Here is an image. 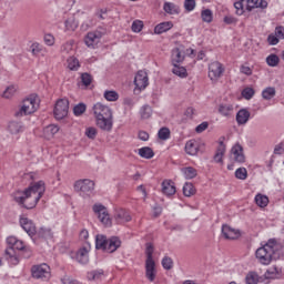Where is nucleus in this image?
Returning a JSON list of instances; mask_svg holds the SVG:
<instances>
[{
    "instance_id": "1",
    "label": "nucleus",
    "mask_w": 284,
    "mask_h": 284,
    "mask_svg": "<svg viewBox=\"0 0 284 284\" xmlns=\"http://www.w3.org/2000/svg\"><path fill=\"white\" fill-rule=\"evenodd\" d=\"M43 194H45V182L38 181L31 183L24 191L13 192V201L24 207V210H34L37 203L41 201Z\"/></svg>"
},
{
    "instance_id": "2",
    "label": "nucleus",
    "mask_w": 284,
    "mask_h": 284,
    "mask_svg": "<svg viewBox=\"0 0 284 284\" xmlns=\"http://www.w3.org/2000/svg\"><path fill=\"white\" fill-rule=\"evenodd\" d=\"M95 118V123L103 132H112L114 125L112 109L110 106L98 102L92 108Z\"/></svg>"
},
{
    "instance_id": "3",
    "label": "nucleus",
    "mask_w": 284,
    "mask_h": 284,
    "mask_svg": "<svg viewBox=\"0 0 284 284\" xmlns=\"http://www.w3.org/2000/svg\"><path fill=\"white\" fill-rule=\"evenodd\" d=\"M8 247L4 251V257L10 265H19V255L17 251L23 252L26 250V242L17 239L16 236L7 237Z\"/></svg>"
},
{
    "instance_id": "4",
    "label": "nucleus",
    "mask_w": 284,
    "mask_h": 284,
    "mask_svg": "<svg viewBox=\"0 0 284 284\" xmlns=\"http://www.w3.org/2000/svg\"><path fill=\"white\" fill-rule=\"evenodd\" d=\"M37 110H39V102H37L36 97L31 95L19 103V105L14 109L13 115L16 119H23V116L34 114Z\"/></svg>"
},
{
    "instance_id": "5",
    "label": "nucleus",
    "mask_w": 284,
    "mask_h": 284,
    "mask_svg": "<svg viewBox=\"0 0 284 284\" xmlns=\"http://www.w3.org/2000/svg\"><path fill=\"white\" fill-rule=\"evenodd\" d=\"M275 252L276 240H268L265 245L256 250L255 256L262 265H270Z\"/></svg>"
},
{
    "instance_id": "6",
    "label": "nucleus",
    "mask_w": 284,
    "mask_h": 284,
    "mask_svg": "<svg viewBox=\"0 0 284 284\" xmlns=\"http://www.w3.org/2000/svg\"><path fill=\"white\" fill-rule=\"evenodd\" d=\"M207 70V77L212 83H219V80L225 74V65L220 61L209 63Z\"/></svg>"
},
{
    "instance_id": "7",
    "label": "nucleus",
    "mask_w": 284,
    "mask_h": 284,
    "mask_svg": "<svg viewBox=\"0 0 284 284\" xmlns=\"http://www.w3.org/2000/svg\"><path fill=\"white\" fill-rule=\"evenodd\" d=\"M73 187L75 192H79L80 196L87 199V196H92V192H94V181L89 179L78 180Z\"/></svg>"
},
{
    "instance_id": "8",
    "label": "nucleus",
    "mask_w": 284,
    "mask_h": 284,
    "mask_svg": "<svg viewBox=\"0 0 284 284\" xmlns=\"http://www.w3.org/2000/svg\"><path fill=\"white\" fill-rule=\"evenodd\" d=\"M69 110L70 101H68V99L58 100L53 109L54 119H57V121L65 119V116H68Z\"/></svg>"
},
{
    "instance_id": "9",
    "label": "nucleus",
    "mask_w": 284,
    "mask_h": 284,
    "mask_svg": "<svg viewBox=\"0 0 284 284\" xmlns=\"http://www.w3.org/2000/svg\"><path fill=\"white\" fill-rule=\"evenodd\" d=\"M92 210L94 214L98 215V219L102 225H105L106 227H110V225H112L110 213H108V209L103 204L97 203L93 205Z\"/></svg>"
},
{
    "instance_id": "10",
    "label": "nucleus",
    "mask_w": 284,
    "mask_h": 284,
    "mask_svg": "<svg viewBox=\"0 0 284 284\" xmlns=\"http://www.w3.org/2000/svg\"><path fill=\"white\" fill-rule=\"evenodd\" d=\"M103 38V32L95 30L88 32L87 36L84 37V43L87 47L91 48L94 50L99 43H101V39Z\"/></svg>"
},
{
    "instance_id": "11",
    "label": "nucleus",
    "mask_w": 284,
    "mask_h": 284,
    "mask_svg": "<svg viewBox=\"0 0 284 284\" xmlns=\"http://www.w3.org/2000/svg\"><path fill=\"white\" fill-rule=\"evenodd\" d=\"M33 278H50V266L45 263L36 265L31 268Z\"/></svg>"
},
{
    "instance_id": "12",
    "label": "nucleus",
    "mask_w": 284,
    "mask_h": 284,
    "mask_svg": "<svg viewBox=\"0 0 284 284\" xmlns=\"http://www.w3.org/2000/svg\"><path fill=\"white\" fill-rule=\"evenodd\" d=\"M19 223L22 230H24V232H27V234H29L31 237L37 234V225H34V222H32V220L26 217L24 215H21Z\"/></svg>"
},
{
    "instance_id": "13",
    "label": "nucleus",
    "mask_w": 284,
    "mask_h": 284,
    "mask_svg": "<svg viewBox=\"0 0 284 284\" xmlns=\"http://www.w3.org/2000/svg\"><path fill=\"white\" fill-rule=\"evenodd\" d=\"M150 84L149 79H148V72L140 70L135 74L134 79V85L136 90H145L148 85Z\"/></svg>"
},
{
    "instance_id": "14",
    "label": "nucleus",
    "mask_w": 284,
    "mask_h": 284,
    "mask_svg": "<svg viewBox=\"0 0 284 284\" xmlns=\"http://www.w3.org/2000/svg\"><path fill=\"white\" fill-rule=\"evenodd\" d=\"M114 220L118 225H123L124 223H130V221H132V214L125 209H119L115 211Z\"/></svg>"
},
{
    "instance_id": "15",
    "label": "nucleus",
    "mask_w": 284,
    "mask_h": 284,
    "mask_svg": "<svg viewBox=\"0 0 284 284\" xmlns=\"http://www.w3.org/2000/svg\"><path fill=\"white\" fill-rule=\"evenodd\" d=\"M75 261L81 265H88L90 263V248L80 247L75 253Z\"/></svg>"
},
{
    "instance_id": "16",
    "label": "nucleus",
    "mask_w": 284,
    "mask_h": 284,
    "mask_svg": "<svg viewBox=\"0 0 284 284\" xmlns=\"http://www.w3.org/2000/svg\"><path fill=\"white\" fill-rule=\"evenodd\" d=\"M222 234H223L224 239L230 240V241H234V240L241 237V232L232 229L227 224L222 225Z\"/></svg>"
},
{
    "instance_id": "17",
    "label": "nucleus",
    "mask_w": 284,
    "mask_h": 284,
    "mask_svg": "<svg viewBox=\"0 0 284 284\" xmlns=\"http://www.w3.org/2000/svg\"><path fill=\"white\" fill-rule=\"evenodd\" d=\"M145 277L150 283L156 281V262H145Z\"/></svg>"
},
{
    "instance_id": "18",
    "label": "nucleus",
    "mask_w": 284,
    "mask_h": 284,
    "mask_svg": "<svg viewBox=\"0 0 284 284\" xmlns=\"http://www.w3.org/2000/svg\"><path fill=\"white\" fill-rule=\"evenodd\" d=\"M119 247H121V239L112 236L108 239L104 252H108V254H114V252H116Z\"/></svg>"
},
{
    "instance_id": "19",
    "label": "nucleus",
    "mask_w": 284,
    "mask_h": 284,
    "mask_svg": "<svg viewBox=\"0 0 284 284\" xmlns=\"http://www.w3.org/2000/svg\"><path fill=\"white\" fill-rule=\"evenodd\" d=\"M201 148V144L196 140H189L185 143L184 150L189 156H196L199 154V150Z\"/></svg>"
},
{
    "instance_id": "20",
    "label": "nucleus",
    "mask_w": 284,
    "mask_h": 284,
    "mask_svg": "<svg viewBox=\"0 0 284 284\" xmlns=\"http://www.w3.org/2000/svg\"><path fill=\"white\" fill-rule=\"evenodd\" d=\"M183 61H185V54L183 53V51H181V49L174 48L171 51L172 65H179V63H183Z\"/></svg>"
},
{
    "instance_id": "21",
    "label": "nucleus",
    "mask_w": 284,
    "mask_h": 284,
    "mask_svg": "<svg viewBox=\"0 0 284 284\" xmlns=\"http://www.w3.org/2000/svg\"><path fill=\"white\" fill-rule=\"evenodd\" d=\"M246 10L248 12H252L254 8H261L262 10H265V8L268 6L266 0H246Z\"/></svg>"
},
{
    "instance_id": "22",
    "label": "nucleus",
    "mask_w": 284,
    "mask_h": 284,
    "mask_svg": "<svg viewBox=\"0 0 284 284\" xmlns=\"http://www.w3.org/2000/svg\"><path fill=\"white\" fill-rule=\"evenodd\" d=\"M231 152L236 163H245V154H243V146L241 144L234 145Z\"/></svg>"
},
{
    "instance_id": "23",
    "label": "nucleus",
    "mask_w": 284,
    "mask_h": 284,
    "mask_svg": "<svg viewBox=\"0 0 284 284\" xmlns=\"http://www.w3.org/2000/svg\"><path fill=\"white\" fill-rule=\"evenodd\" d=\"M162 192L166 196H173V194H176V186H174L172 180H164L162 182Z\"/></svg>"
},
{
    "instance_id": "24",
    "label": "nucleus",
    "mask_w": 284,
    "mask_h": 284,
    "mask_svg": "<svg viewBox=\"0 0 284 284\" xmlns=\"http://www.w3.org/2000/svg\"><path fill=\"white\" fill-rule=\"evenodd\" d=\"M225 150H226L225 143H223V141H220L214 155L215 163H223V156H225Z\"/></svg>"
},
{
    "instance_id": "25",
    "label": "nucleus",
    "mask_w": 284,
    "mask_h": 284,
    "mask_svg": "<svg viewBox=\"0 0 284 284\" xmlns=\"http://www.w3.org/2000/svg\"><path fill=\"white\" fill-rule=\"evenodd\" d=\"M181 172L187 181H191V179H196L199 175V171L194 169L193 166H185L181 169Z\"/></svg>"
},
{
    "instance_id": "26",
    "label": "nucleus",
    "mask_w": 284,
    "mask_h": 284,
    "mask_svg": "<svg viewBox=\"0 0 284 284\" xmlns=\"http://www.w3.org/2000/svg\"><path fill=\"white\" fill-rule=\"evenodd\" d=\"M172 28H174V23H172V21L162 22L155 26L154 33L163 34V32H168V30H172Z\"/></svg>"
},
{
    "instance_id": "27",
    "label": "nucleus",
    "mask_w": 284,
    "mask_h": 284,
    "mask_svg": "<svg viewBox=\"0 0 284 284\" xmlns=\"http://www.w3.org/2000/svg\"><path fill=\"white\" fill-rule=\"evenodd\" d=\"M164 12L168 14H181V7L174 2H165L163 6Z\"/></svg>"
},
{
    "instance_id": "28",
    "label": "nucleus",
    "mask_w": 284,
    "mask_h": 284,
    "mask_svg": "<svg viewBox=\"0 0 284 284\" xmlns=\"http://www.w3.org/2000/svg\"><path fill=\"white\" fill-rule=\"evenodd\" d=\"M236 121L239 125H245L250 121V111L242 109L236 113Z\"/></svg>"
},
{
    "instance_id": "29",
    "label": "nucleus",
    "mask_w": 284,
    "mask_h": 284,
    "mask_svg": "<svg viewBox=\"0 0 284 284\" xmlns=\"http://www.w3.org/2000/svg\"><path fill=\"white\" fill-rule=\"evenodd\" d=\"M217 111L222 116H232L234 114V105L222 103L219 105Z\"/></svg>"
},
{
    "instance_id": "30",
    "label": "nucleus",
    "mask_w": 284,
    "mask_h": 284,
    "mask_svg": "<svg viewBox=\"0 0 284 284\" xmlns=\"http://www.w3.org/2000/svg\"><path fill=\"white\" fill-rule=\"evenodd\" d=\"M59 133V125L50 124L43 129L44 139H52L54 134Z\"/></svg>"
},
{
    "instance_id": "31",
    "label": "nucleus",
    "mask_w": 284,
    "mask_h": 284,
    "mask_svg": "<svg viewBox=\"0 0 284 284\" xmlns=\"http://www.w3.org/2000/svg\"><path fill=\"white\" fill-rule=\"evenodd\" d=\"M246 284H258L261 283V275L255 271H250L245 276Z\"/></svg>"
},
{
    "instance_id": "32",
    "label": "nucleus",
    "mask_w": 284,
    "mask_h": 284,
    "mask_svg": "<svg viewBox=\"0 0 284 284\" xmlns=\"http://www.w3.org/2000/svg\"><path fill=\"white\" fill-rule=\"evenodd\" d=\"M105 247H108V237L105 235H97L95 248L105 252Z\"/></svg>"
},
{
    "instance_id": "33",
    "label": "nucleus",
    "mask_w": 284,
    "mask_h": 284,
    "mask_svg": "<svg viewBox=\"0 0 284 284\" xmlns=\"http://www.w3.org/2000/svg\"><path fill=\"white\" fill-rule=\"evenodd\" d=\"M138 154L142 159H153L154 158V151L150 146H143V148L139 149Z\"/></svg>"
},
{
    "instance_id": "34",
    "label": "nucleus",
    "mask_w": 284,
    "mask_h": 284,
    "mask_svg": "<svg viewBox=\"0 0 284 284\" xmlns=\"http://www.w3.org/2000/svg\"><path fill=\"white\" fill-rule=\"evenodd\" d=\"M255 203L258 207H267V205L270 204V197H267V195L258 193L255 195Z\"/></svg>"
},
{
    "instance_id": "35",
    "label": "nucleus",
    "mask_w": 284,
    "mask_h": 284,
    "mask_svg": "<svg viewBox=\"0 0 284 284\" xmlns=\"http://www.w3.org/2000/svg\"><path fill=\"white\" fill-rule=\"evenodd\" d=\"M172 72L175 74V77H180V79H186L187 77V69L179 64H173Z\"/></svg>"
},
{
    "instance_id": "36",
    "label": "nucleus",
    "mask_w": 284,
    "mask_h": 284,
    "mask_svg": "<svg viewBox=\"0 0 284 284\" xmlns=\"http://www.w3.org/2000/svg\"><path fill=\"white\" fill-rule=\"evenodd\" d=\"M262 97L265 99V101H271V99H274L276 97V89L274 87H268L262 91Z\"/></svg>"
},
{
    "instance_id": "37",
    "label": "nucleus",
    "mask_w": 284,
    "mask_h": 284,
    "mask_svg": "<svg viewBox=\"0 0 284 284\" xmlns=\"http://www.w3.org/2000/svg\"><path fill=\"white\" fill-rule=\"evenodd\" d=\"M39 239H45L47 241L53 237L52 229L50 227H40L38 231Z\"/></svg>"
},
{
    "instance_id": "38",
    "label": "nucleus",
    "mask_w": 284,
    "mask_h": 284,
    "mask_svg": "<svg viewBox=\"0 0 284 284\" xmlns=\"http://www.w3.org/2000/svg\"><path fill=\"white\" fill-rule=\"evenodd\" d=\"M154 245H152V243H146L145 244V263H150V262H154Z\"/></svg>"
},
{
    "instance_id": "39",
    "label": "nucleus",
    "mask_w": 284,
    "mask_h": 284,
    "mask_svg": "<svg viewBox=\"0 0 284 284\" xmlns=\"http://www.w3.org/2000/svg\"><path fill=\"white\" fill-rule=\"evenodd\" d=\"M67 63H68L69 70H72L73 72H77V70L81 68V63L79 62V59L74 57L68 58Z\"/></svg>"
},
{
    "instance_id": "40",
    "label": "nucleus",
    "mask_w": 284,
    "mask_h": 284,
    "mask_svg": "<svg viewBox=\"0 0 284 284\" xmlns=\"http://www.w3.org/2000/svg\"><path fill=\"white\" fill-rule=\"evenodd\" d=\"M201 19L204 21V23H212L214 20V13L210 9H204L201 12Z\"/></svg>"
},
{
    "instance_id": "41",
    "label": "nucleus",
    "mask_w": 284,
    "mask_h": 284,
    "mask_svg": "<svg viewBox=\"0 0 284 284\" xmlns=\"http://www.w3.org/2000/svg\"><path fill=\"white\" fill-rule=\"evenodd\" d=\"M266 63L270 68H276L278 63H281V58H278V55H276L275 53H271L266 58Z\"/></svg>"
},
{
    "instance_id": "42",
    "label": "nucleus",
    "mask_w": 284,
    "mask_h": 284,
    "mask_svg": "<svg viewBox=\"0 0 284 284\" xmlns=\"http://www.w3.org/2000/svg\"><path fill=\"white\" fill-rule=\"evenodd\" d=\"M64 26L65 30H68L69 32H74V30L79 28V22H77L74 18H68L64 22Z\"/></svg>"
},
{
    "instance_id": "43",
    "label": "nucleus",
    "mask_w": 284,
    "mask_h": 284,
    "mask_svg": "<svg viewBox=\"0 0 284 284\" xmlns=\"http://www.w3.org/2000/svg\"><path fill=\"white\" fill-rule=\"evenodd\" d=\"M183 194L184 196H194V194H196V189L194 187V184L186 182L183 186Z\"/></svg>"
},
{
    "instance_id": "44",
    "label": "nucleus",
    "mask_w": 284,
    "mask_h": 284,
    "mask_svg": "<svg viewBox=\"0 0 284 284\" xmlns=\"http://www.w3.org/2000/svg\"><path fill=\"white\" fill-rule=\"evenodd\" d=\"M23 126L20 124V122L11 121L8 125V130L11 134H19Z\"/></svg>"
},
{
    "instance_id": "45",
    "label": "nucleus",
    "mask_w": 284,
    "mask_h": 284,
    "mask_svg": "<svg viewBox=\"0 0 284 284\" xmlns=\"http://www.w3.org/2000/svg\"><path fill=\"white\" fill-rule=\"evenodd\" d=\"M247 3V0H239L236 2H234V8H235V14H237V17H242V14H244L245 12V8L243 3Z\"/></svg>"
},
{
    "instance_id": "46",
    "label": "nucleus",
    "mask_w": 284,
    "mask_h": 284,
    "mask_svg": "<svg viewBox=\"0 0 284 284\" xmlns=\"http://www.w3.org/2000/svg\"><path fill=\"white\" fill-rule=\"evenodd\" d=\"M278 276H281V272H278L276 266L270 267L265 273L266 278H278Z\"/></svg>"
},
{
    "instance_id": "47",
    "label": "nucleus",
    "mask_w": 284,
    "mask_h": 284,
    "mask_svg": "<svg viewBox=\"0 0 284 284\" xmlns=\"http://www.w3.org/2000/svg\"><path fill=\"white\" fill-rule=\"evenodd\" d=\"M92 81H94V78H92V74L84 72L81 74V83L84 85V88H89L91 85Z\"/></svg>"
},
{
    "instance_id": "48",
    "label": "nucleus",
    "mask_w": 284,
    "mask_h": 284,
    "mask_svg": "<svg viewBox=\"0 0 284 284\" xmlns=\"http://www.w3.org/2000/svg\"><path fill=\"white\" fill-rule=\"evenodd\" d=\"M89 281H99L103 276V270H95L88 273Z\"/></svg>"
},
{
    "instance_id": "49",
    "label": "nucleus",
    "mask_w": 284,
    "mask_h": 284,
    "mask_svg": "<svg viewBox=\"0 0 284 284\" xmlns=\"http://www.w3.org/2000/svg\"><path fill=\"white\" fill-rule=\"evenodd\" d=\"M31 52L33 57H37V54H41V52H45V49L43 48V44L39 42H33L31 44Z\"/></svg>"
},
{
    "instance_id": "50",
    "label": "nucleus",
    "mask_w": 284,
    "mask_h": 284,
    "mask_svg": "<svg viewBox=\"0 0 284 284\" xmlns=\"http://www.w3.org/2000/svg\"><path fill=\"white\" fill-rule=\"evenodd\" d=\"M141 119H150L152 116V106L151 105H143L140 110Z\"/></svg>"
},
{
    "instance_id": "51",
    "label": "nucleus",
    "mask_w": 284,
    "mask_h": 284,
    "mask_svg": "<svg viewBox=\"0 0 284 284\" xmlns=\"http://www.w3.org/2000/svg\"><path fill=\"white\" fill-rule=\"evenodd\" d=\"M170 129L169 128H161L158 132V136L161 141H168V139H170Z\"/></svg>"
},
{
    "instance_id": "52",
    "label": "nucleus",
    "mask_w": 284,
    "mask_h": 284,
    "mask_svg": "<svg viewBox=\"0 0 284 284\" xmlns=\"http://www.w3.org/2000/svg\"><path fill=\"white\" fill-rule=\"evenodd\" d=\"M14 94H17V87H14V85H9V87L4 90L2 97H3V99H12V97H13Z\"/></svg>"
},
{
    "instance_id": "53",
    "label": "nucleus",
    "mask_w": 284,
    "mask_h": 284,
    "mask_svg": "<svg viewBox=\"0 0 284 284\" xmlns=\"http://www.w3.org/2000/svg\"><path fill=\"white\" fill-rule=\"evenodd\" d=\"M85 110H88V106L84 103H79L73 108V114L74 116H81L85 113Z\"/></svg>"
},
{
    "instance_id": "54",
    "label": "nucleus",
    "mask_w": 284,
    "mask_h": 284,
    "mask_svg": "<svg viewBox=\"0 0 284 284\" xmlns=\"http://www.w3.org/2000/svg\"><path fill=\"white\" fill-rule=\"evenodd\" d=\"M162 267L164 270H172V267H174V261L172 260V257L170 256H164L162 258Z\"/></svg>"
},
{
    "instance_id": "55",
    "label": "nucleus",
    "mask_w": 284,
    "mask_h": 284,
    "mask_svg": "<svg viewBox=\"0 0 284 284\" xmlns=\"http://www.w3.org/2000/svg\"><path fill=\"white\" fill-rule=\"evenodd\" d=\"M235 179H240V181H245L247 179V169L240 168L235 171Z\"/></svg>"
},
{
    "instance_id": "56",
    "label": "nucleus",
    "mask_w": 284,
    "mask_h": 284,
    "mask_svg": "<svg viewBox=\"0 0 284 284\" xmlns=\"http://www.w3.org/2000/svg\"><path fill=\"white\" fill-rule=\"evenodd\" d=\"M73 48H74V43L72 41H68L61 45V52H63L64 54H71Z\"/></svg>"
},
{
    "instance_id": "57",
    "label": "nucleus",
    "mask_w": 284,
    "mask_h": 284,
    "mask_svg": "<svg viewBox=\"0 0 284 284\" xmlns=\"http://www.w3.org/2000/svg\"><path fill=\"white\" fill-rule=\"evenodd\" d=\"M104 99L106 101H119V93L116 91H105Z\"/></svg>"
},
{
    "instance_id": "58",
    "label": "nucleus",
    "mask_w": 284,
    "mask_h": 284,
    "mask_svg": "<svg viewBox=\"0 0 284 284\" xmlns=\"http://www.w3.org/2000/svg\"><path fill=\"white\" fill-rule=\"evenodd\" d=\"M143 21L141 20H134L131 26L132 32L139 33L141 30H143Z\"/></svg>"
},
{
    "instance_id": "59",
    "label": "nucleus",
    "mask_w": 284,
    "mask_h": 284,
    "mask_svg": "<svg viewBox=\"0 0 284 284\" xmlns=\"http://www.w3.org/2000/svg\"><path fill=\"white\" fill-rule=\"evenodd\" d=\"M254 94H255V91L250 87L242 90V97L243 99H246V101H250V99H252Z\"/></svg>"
},
{
    "instance_id": "60",
    "label": "nucleus",
    "mask_w": 284,
    "mask_h": 284,
    "mask_svg": "<svg viewBox=\"0 0 284 284\" xmlns=\"http://www.w3.org/2000/svg\"><path fill=\"white\" fill-rule=\"evenodd\" d=\"M196 8V0H184V9L186 12H192Z\"/></svg>"
},
{
    "instance_id": "61",
    "label": "nucleus",
    "mask_w": 284,
    "mask_h": 284,
    "mask_svg": "<svg viewBox=\"0 0 284 284\" xmlns=\"http://www.w3.org/2000/svg\"><path fill=\"white\" fill-rule=\"evenodd\" d=\"M43 41L45 43V45L52 47L54 45V36H52L51 33H47L44 34Z\"/></svg>"
},
{
    "instance_id": "62",
    "label": "nucleus",
    "mask_w": 284,
    "mask_h": 284,
    "mask_svg": "<svg viewBox=\"0 0 284 284\" xmlns=\"http://www.w3.org/2000/svg\"><path fill=\"white\" fill-rule=\"evenodd\" d=\"M85 136H88V139H97V129L95 128H88L85 130Z\"/></svg>"
},
{
    "instance_id": "63",
    "label": "nucleus",
    "mask_w": 284,
    "mask_h": 284,
    "mask_svg": "<svg viewBox=\"0 0 284 284\" xmlns=\"http://www.w3.org/2000/svg\"><path fill=\"white\" fill-rule=\"evenodd\" d=\"M275 36L280 39H284V27H276L275 28Z\"/></svg>"
},
{
    "instance_id": "64",
    "label": "nucleus",
    "mask_w": 284,
    "mask_h": 284,
    "mask_svg": "<svg viewBox=\"0 0 284 284\" xmlns=\"http://www.w3.org/2000/svg\"><path fill=\"white\" fill-rule=\"evenodd\" d=\"M63 284H81L79 281L72 278V277H64L62 278Z\"/></svg>"
}]
</instances>
